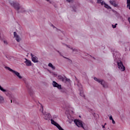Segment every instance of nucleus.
Instances as JSON below:
<instances>
[{
    "label": "nucleus",
    "mask_w": 130,
    "mask_h": 130,
    "mask_svg": "<svg viewBox=\"0 0 130 130\" xmlns=\"http://www.w3.org/2000/svg\"><path fill=\"white\" fill-rule=\"evenodd\" d=\"M58 79L59 81H61L62 82H64V77H62L61 75H59L58 76Z\"/></svg>",
    "instance_id": "obj_13"
},
{
    "label": "nucleus",
    "mask_w": 130,
    "mask_h": 130,
    "mask_svg": "<svg viewBox=\"0 0 130 130\" xmlns=\"http://www.w3.org/2000/svg\"><path fill=\"white\" fill-rule=\"evenodd\" d=\"M98 4H101V6H104L105 2L102 0H96Z\"/></svg>",
    "instance_id": "obj_15"
},
{
    "label": "nucleus",
    "mask_w": 130,
    "mask_h": 130,
    "mask_svg": "<svg viewBox=\"0 0 130 130\" xmlns=\"http://www.w3.org/2000/svg\"><path fill=\"white\" fill-rule=\"evenodd\" d=\"M1 91H2V92L5 93V94L6 95V96H8L10 98L12 97V95H11L10 94V91H9V90H6L3 88Z\"/></svg>",
    "instance_id": "obj_11"
},
{
    "label": "nucleus",
    "mask_w": 130,
    "mask_h": 130,
    "mask_svg": "<svg viewBox=\"0 0 130 130\" xmlns=\"http://www.w3.org/2000/svg\"><path fill=\"white\" fill-rule=\"evenodd\" d=\"M3 103H5V99L3 96L0 95V104H3Z\"/></svg>",
    "instance_id": "obj_14"
},
{
    "label": "nucleus",
    "mask_w": 130,
    "mask_h": 130,
    "mask_svg": "<svg viewBox=\"0 0 130 130\" xmlns=\"http://www.w3.org/2000/svg\"><path fill=\"white\" fill-rule=\"evenodd\" d=\"M10 5L12 7H13L14 9L17 11V13L19 14L20 12L19 11V10L21 9V6H20V4L18 3H17L16 2H12L10 3Z\"/></svg>",
    "instance_id": "obj_1"
},
{
    "label": "nucleus",
    "mask_w": 130,
    "mask_h": 130,
    "mask_svg": "<svg viewBox=\"0 0 130 130\" xmlns=\"http://www.w3.org/2000/svg\"><path fill=\"white\" fill-rule=\"evenodd\" d=\"M42 113L44 114V118L45 120H50L51 118V115L48 113H43V106H42Z\"/></svg>",
    "instance_id": "obj_3"
},
{
    "label": "nucleus",
    "mask_w": 130,
    "mask_h": 130,
    "mask_svg": "<svg viewBox=\"0 0 130 130\" xmlns=\"http://www.w3.org/2000/svg\"><path fill=\"white\" fill-rule=\"evenodd\" d=\"M117 63L118 64V69H119L121 72H124V71H125V67H124L121 61H120L119 62L117 61Z\"/></svg>",
    "instance_id": "obj_6"
},
{
    "label": "nucleus",
    "mask_w": 130,
    "mask_h": 130,
    "mask_svg": "<svg viewBox=\"0 0 130 130\" xmlns=\"http://www.w3.org/2000/svg\"><path fill=\"white\" fill-rule=\"evenodd\" d=\"M68 3H72L74 2V0H66Z\"/></svg>",
    "instance_id": "obj_23"
},
{
    "label": "nucleus",
    "mask_w": 130,
    "mask_h": 130,
    "mask_svg": "<svg viewBox=\"0 0 130 130\" xmlns=\"http://www.w3.org/2000/svg\"><path fill=\"white\" fill-rule=\"evenodd\" d=\"M106 123H105V125H106Z\"/></svg>",
    "instance_id": "obj_38"
},
{
    "label": "nucleus",
    "mask_w": 130,
    "mask_h": 130,
    "mask_svg": "<svg viewBox=\"0 0 130 130\" xmlns=\"http://www.w3.org/2000/svg\"><path fill=\"white\" fill-rule=\"evenodd\" d=\"M105 127V125H103V128H104Z\"/></svg>",
    "instance_id": "obj_32"
},
{
    "label": "nucleus",
    "mask_w": 130,
    "mask_h": 130,
    "mask_svg": "<svg viewBox=\"0 0 130 130\" xmlns=\"http://www.w3.org/2000/svg\"><path fill=\"white\" fill-rule=\"evenodd\" d=\"M63 57H64V58H66V59H69V61H70V62L72 63L73 62V61H72V60L70 59L69 58L66 57H64V56H63Z\"/></svg>",
    "instance_id": "obj_21"
},
{
    "label": "nucleus",
    "mask_w": 130,
    "mask_h": 130,
    "mask_svg": "<svg viewBox=\"0 0 130 130\" xmlns=\"http://www.w3.org/2000/svg\"><path fill=\"white\" fill-rule=\"evenodd\" d=\"M94 80L96 81V82L100 83L101 85H102L103 88H107V86L105 85V82H104L103 80H100L96 77H94Z\"/></svg>",
    "instance_id": "obj_5"
},
{
    "label": "nucleus",
    "mask_w": 130,
    "mask_h": 130,
    "mask_svg": "<svg viewBox=\"0 0 130 130\" xmlns=\"http://www.w3.org/2000/svg\"><path fill=\"white\" fill-rule=\"evenodd\" d=\"M25 59L24 63H25L26 67H31V66H32L31 60H28L27 58H25Z\"/></svg>",
    "instance_id": "obj_10"
},
{
    "label": "nucleus",
    "mask_w": 130,
    "mask_h": 130,
    "mask_svg": "<svg viewBox=\"0 0 130 130\" xmlns=\"http://www.w3.org/2000/svg\"><path fill=\"white\" fill-rule=\"evenodd\" d=\"M26 87L28 88V92H29L30 95H32V94H33V91H32V89H31L30 88H29L28 85H27Z\"/></svg>",
    "instance_id": "obj_16"
},
{
    "label": "nucleus",
    "mask_w": 130,
    "mask_h": 130,
    "mask_svg": "<svg viewBox=\"0 0 130 130\" xmlns=\"http://www.w3.org/2000/svg\"><path fill=\"white\" fill-rule=\"evenodd\" d=\"M64 79L66 82H70V79H68L66 77H64Z\"/></svg>",
    "instance_id": "obj_20"
},
{
    "label": "nucleus",
    "mask_w": 130,
    "mask_h": 130,
    "mask_svg": "<svg viewBox=\"0 0 130 130\" xmlns=\"http://www.w3.org/2000/svg\"><path fill=\"white\" fill-rule=\"evenodd\" d=\"M5 69L6 70H8L10 72H11V73H13V74L15 75V76H17V77H18V78H19V79H22V76H21V75H20V73H19L15 70H13V69H11L10 67H5Z\"/></svg>",
    "instance_id": "obj_2"
},
{
    "label": "nucleus",
    "mask_w": 130,
    "mask_h": 130,
    "mask_svg": "<svg viewBox=\"0 0 130 130\" xmlns=\"http://www.w3.org/2000/svg\"><path fill=\"white\" fill-rule=\"evenodd\" d=\"M57 52H58V53H59V54H61L60 52H59V51H57Z\"/></svg>",
    "instance_id": "obj_33"
},
{
    "label": "nucleus",
    "mask_w": 130,
    "mask_h": 130,
    "mask_svg": "<svg viewBox=\"0 0 130 130\" xmlns=\"http://www.w3.org/2000/svg\"><path fill=\"white\" fill-rule=\"evenodd\" d=\"M92 58H93V59H96V58H95L94 57H92Z\"/></svg>",
    "instance_id": "obj_34"
},
{
    "label": "nucleus",
    "mask_w": 130,
    "mask_h": 130,
    "mask_svg": "<svg viewBox=\"0 0 130 130\" xmlns=\"http://www.w3.org/2000/svg\"><path fill=\"white\" fill-rule=\"evenodd\" d=\"M47 2H49V0H46Z\"/></svg>",
    "instance_id": "obj_35"
},
{
    "label": "nucleus",
    "mask_w": 130,
    "mask_h": 130,
    "mask_svg": "<svg viewBox=\"0 0 130 130\" xmlns=\"http://www.w3.org/2000/svg\"><path fill=\"white\" fill-rule=\"evenodd\" d=\"M109 3L112 5V6H113L115 8H117V7H118V4H117L114 1H110Z\"/></svg>",
    "instance_id": "obj_12"
},
{
    "label": "nucleus",
    "mask_w": 130,
    "mask_h": 130,
    "mask_svg": "<svg viewBox=\"0 0 130 130\" xmlns=\"http://www.w3.org/2000/svg\"><path fill=\"white\" fill-rule=\"evenodd\" d=\"M11 103L13 102L12 101V100H11Z\"/></svg>",
    "instance_id": "obj_36"
},
{
    "label": "nucleus",
    "mask_w": 130,
    "mask_h": 130,
    "mask_svg": "<svg viewBox=\"0 0 130 130\" xmlns=\"http://www.w3.org/2000/svg\"><path fill=\"white\" fill-rule=\"evenodd\" d=\"M4 43H5V44H8V42L6 41H4Z\"/></svg>",
    "instance_id": "obj_28"
},
{
    "label": "nucleus",
    "mask_w": 130,
    "mask_h": 130,
    "mask_svg": "<svg viewBox=\"0 0 130 130\" xmlns=\"http://www.w3.org/2000/svg\"><path fill=\"white\" fill-rule=\"evenodd\" d=\"M76 79L77 80V77H75Z\"/></svg>",
    "instance_id": "obj_37"
},
{
    "label": "nucleus",
    "mask_w": 130,
    "mask_h": 130,
    "mask_svg": "<svg viewBox=\"0 0 130 130\" xmlns=\"http://www.w3.org/2000/svg\"><path fill=\"white\" fill-rule=\"evenodd\" d=\"M30 56L31 57L32 61L35 63L38 62V57L32 53L30 54Z\"/></svg>",
    "instance_id": "obj_8"
},
{
    "label": "nucleus",
    "mask_w": 130,
    "mask_h": 130,
    "mask_svg": "<svg viewBox=\"0 0 130 130\" xmlns=\"http://www.w3.org/2000/svg\"><path fill=\"white\" fill-rule=\"evenodd\" d=\"M49 73H51L50 71H49Z\"/></svg>",
    "instance_id": "obj_39"
},
{
    "label": "nucleus",
    "mask_w": 130,
    "mask_h": 130,
    "mask_svg": "<svg viewBox=\"0 0 130 130\" xmlns=\"http://www.w3.org/2000/svg\"><path fill=\"white\" fill-rule=\"evenodd\" d=\"M4 88H3V87H2V86L0 85V90L1 91H2V90Z\"/></svg>",
    "instance_id": "obj_29"
},
{
    "label": "nucleus",
    "mask_w": 130,
    "mask_h": 130,
    "mask_svg": "<svg viewBox=\"0 0 130 130\" xmlns=\"http://www.w3.org/2000/svg\"><path fill=\"white\" fill-rule=\"evenodd\" d=\"M14 36L15 38V39L17 42H20L21 41V38L17 34V32L16 31L14 32Z\"/></svg>",
    "instance_id": "obj_9"
},
{
    "label": "nucleus",
    "mask_w": 130,
    "mask_h": 130,
    "mask_svg": "<svg viewBox=\"0 0 130 130\" xmlns=\"http://www.w3.org/2000/svg\"><path fill=\"white\" fill-rule=\"evenodd\" d=\"M112 120V123L113 124H115V121H114V119Z\"/></svg>",
    "instance_id": "obj_27"
},
{
    "label": "nucleus",
    "mask_w": 130,
    "mask_h": 130,
    "mask_svg": "<svg viewBox=\"0 0 130 130\" xmlns=\"http://www.w3.org/2000/svg\"><path fill=\"white\" fill-rule=\"evenodd\" d=\"M52 26L53 27V28H56V29H57L56 27H55L54 25H52Z\"/></svg>",
    "instance_id": "obj_31"
},
{
    "label": "nucleus",
    "mask_w": 130,
    "mask_h": 130,
    "mask_svg": "<svg viewBox=\"0 0 130 130\" xmlns=\"http://www.w3.org/2000/svg\"><path fill=\"white\" fill-rule=\"evenodd\" d=\"M48 67H49L50 68H51L52 70H55V67L53 66V65H52V63H49Z\"/></svg>",
    "instance_id": "obj_17"
},
{
    "label": "nucleus",
    "mask_w": 130,
    "mask_h": 130,
    "mask_svg": "<svg viewBox=\"0 0 130 130\" xmlns=\"http://www.w3.org/2000/svg\"><path fill=\"white\" fill-rule=\"evenodd\" d=\"M71 49H72V50H73V51H77V49H73V48H71Z\"/></svg>",
    "instance_id": "obj_25"
},
{
    "label": "nucleus",
    "mask_w": 130,
    "mask_h": 130,
    "mask_svg": "<svg viewBox=\"0 0 130 130\" xmlns=\"http://www.w3.org/2000/svg\"><path fill=\"white\" fill-rule=\"evenodd\" d=\"M104 6H105V8H106V9H111V7L110 6H109L108 5H107L106 3L104 4Z\"/></svg>",
    "instance_id": "obj_18"
},
{
    "label": "nucleus",
    "mask_w": 130,
    "mask_h": 130,
    "mask_svg": "<svg viewBox=\"0 0 130 130\" xmlns=\"http://www.w3.org/2000/svg\"><path fill=\"white\" fill-rule=\"evenodd\" d=\"M80 95L82 96V97H85V95H84V93H82V92H80Z\"/></svg>",
    "instance_id": "obj_24"
},
{
    "label": "nucleus",
    "mask_w": 130,
    "mask_h": 130,
    "mask_svg": "<svg viewBox=\"0 0 130 130\" xmlns=\"http://www.w3.org/2000/svg\"><path fill=\"white\" fill-rule=\"evenodd\" d=\"M52 85L55 88H57V89H59V90L61 89V85L58 84V83H57L56 82L53 81Z\"/></svg>",
    "instance_id": "obj_7"
},
{
    "label": "nucleus",
    "mask_w": 130,
    "mask_h": 130,
    "mask_svg": "<svg viewBox=\"0 0 130 130\" xmlns=\"http://www.w3.org/2000/svg\"><path fill=\"white\" fill-rule=\"evenodd\" d=\"M74 123L76 124L78 127H82L83 129H85L84 126L83 125V122L81 120L75 119L74 120Z\"/></svg>",
    "instance_id": "obj_4"
},
{
    "label": "nucleus",
    "mask_w": 130,
    "mask_h": 130,
    "mask_svg": "<svg viewBox=\"0 0 130 130\" xmlns=\"http://www.w3.org/2000/svg\"><path fill=\"white\" fill-rule=\"evenodd\" d=\"M66 46L67 47H68V48H70V49H71V47H70V46H69L68 45H66Z\"/></svg>",
    "instance_id": "obj_30"
},
{
    "label": "nucleus",
    "mask_w": 130,
    "mask_h": 130,
    "mask_svg": "<svg viewBox=\"0 0 130 130\" xmlns=\"http://www.w3.org/2000/svg\"><path fill=\"white\" fill-rule=\"evenodd\" d=\"M117 25V23H116L115 25L112 24V26L113 28H115L116 27V25Z\"/></svg>",
    "instance_id": "obj_22"
},
{
    "label": "nucleus",
    "mask_w": 130,
    "mask_h": 130,
    "mask_svg": "<svg viewBox=\"0 0 130 130\" xmlns=\"http://www.w3.org/2000/svg\"><path fill=\"white\" fill-rule=\"evenodd\" d=\"M127 7L130 10V0H127Z\"/></svg>",
    "instance_id": "obj_19"
},
{
    "label": "nucleus",
    "mask_w": 130,
    "mask_h": 130,
    "mask_svg": "<svg viewBox=\"0 0 130 130\" xmlns=\"http://www.w3.org/2000/svg\"><path fill=\"white\" fill-rule=\"evenodd\" d=\"M109 118L110 120H113V118H112V116H110Z\"/></svg>",
    "instance_id": "obj_26"
}]
</instances>
